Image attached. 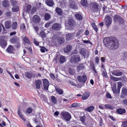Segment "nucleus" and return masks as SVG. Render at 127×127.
I'll return each instance as SVG.
<instances>
[{
    "label": "nucleus",
    "mask_w": 127,
    "mask_h": 127,
    "mask_svg": "<svg viewBox=\"0 0 127 127\" xmlns=\"http://www.w3.org/2000/svg\"><path fill=\"white\" fill-rule=\"evenodd\" d=\"M38 35H40V36L41 37L42 39H44L46 37V35L44 31H41L40 33V34H39Z\"/></svg>",
    "instance_id": "nucleus-34"
},
{
    "label": "nucleus",
    "mask_w": 127,
    "mask_h": 127,
    "mask_svg": "<svg viewBox=\"0 0 127 127\" xmlns=\"http://www.w3.org/2000/svg\"><path fill=\"white\" fill-rule=\"evenodd\" d=\"M41 6V3H39L36 4V7L33 6L32 7L31 5L28 4L26 7L24 11L29 14L33 15L37 9H38Z\"/></svg>",
    "instance_id": "nucleus-2"
},
{
    "label": "nucleus",
    "mask_w": 127,
    "mask_h": 127,
    "mask_svg": "<svg viewBox=\"0 0 127 127\" xmlns=\"http://www.w3.org/2000/svg\"><path fill=\"white\" fill-rule=\"evenodd\" d=\"M112 90L113 93L116 94L117 93L116 85L114 86L112 88Z\"/></svg>",
    "instance_id": "nucleus-47"
},
{
    "label": "nucleus",
    "mask_w": 127,
    "mask_h": 127,
    "mask_svg": "<svg viewBox=\"0 0 127 127\" xmlns=\"http://www.w3.org/2000/svg\"><path fill=\"white\" fill-rule=\"evenodd\" d=\"M110 78L113 81H117L119 80L118 78L115 77L111 75V76Z\"/></svg>",
    "instance_id": "nucleus-49"
},
{
    "label": "nucleus",
    "mask_w": 127,
    "mask_h": 127,
    "mask_svg": "<svg viewBox=\"0 0 127 127\" xmlns=\"http://www.w3.org/2000/svg\"><path fill=\"white\" fill-rule=\"evenodd\" d=\"M65 60V58L63 56H61L59 58V62L60 64L63 63Z\"/></svg>",
    "instance_id": "nucleus-37"
},
{
    "label": "nucleus",
    "mask_w": 127,
    "mask_h": 127,
    "mask_svg": "<svg viewBox=\"0 0 127 127\" xmlns=\"http://www.w3.org/2000/svg\"><path fill=\"white\" fill-rule=\"evenodd\" d=\"M32 21L35 24H39L41 21L40 17L37 15H34L32 18Z\"/></svg>",
    "instance_id": "nucleus-10"
},
{
    "label": "nucleus",
    "mask_w": 127,
    "mask_h": 127,
    "mask_svg": "<svg viewBox=\"0 0 127 127\" xmlns=\"http://www.w3.org/2000/svg\"><path fill=\"white\" fill-rule=\"evenodd\" d=\"M94 107L93 106H91L86 108L85 110L88 112H91L94 109Z\"/></svg>",
    "instance_id": "nucleus-36"
},
{
    "label": "nucleus",
    "mask_w": 127,
    "mask_h": 127,
    "mask_svg": "<svg viewBox=\"0 0 127 127\" xmlns=\"http://www.w3.org/2000/svg\"><path fill=\"white\" fill-rule=\"evenodd\" d=\"M75 17L77 20H81L83 18L82 15L78 13L75 14Z\"/></svg>",
    "instance_id": "nucleus-30"
},
{
    "label": "nucleus",
    "mask_w": 127,
    "mask_h": 127,
    "mask_svg": "<svg viewBox=\"0 0 127 127\" xmlns=\"http://www.w3.org/2000/svg\"><path fill=\"white\" fill-rule=\"evenodd\" d=\"M122 86V83L121 82L119 83L117 85V89H121Z\"/></svg>",
    "instance_id": "nucleus-63"
},
{
    "label": "nucleus",
    "mask_w": 127,
    "mask_h": 127,
    "mask_svg": "<svg viewBox=\"0 0 127 127\" xmlns=\"http://www.w3.org/2000/svg\"><path fill=\"white\" fill-rule=\"evenodd\" d=\"M17 24L16 22H13L12 25V29L14 30L16 29L17 28Z\"/></svg>",
    "instance_id": "nucleus-39"
},
{
    "label": "nucleus",
    "mask_w": 127,
    "mask_h": 127,
    "mask_svg": "<svg viewBox=\"0 0 127 127\" xmlns=\"http://www.w3.org/2000/svg\"><path fill=\"white\" fill-rule=\"evenodd\" d=\"M69 25L71 27L73 26L75 24V22L74 20L72 19H69L68 21Z\"/></svg>",
    "instance_id": "nucleus-33"
},
{
    "label": "nucleus",
    "mask_w": 127,
    "mask_h": 127,
    "mask_svg": "<svg viewBox=\"0 0 127 127\" xmlns=\"http://www.w3.org/2000/svg\"><path fill=\"white\" fill-rule=\"evenodd\" d=\"M33 41V43L35 45L37 46H38L39 45L38 42L36 41L35 39H34Z\"/></svg>",
    "instance_id": "nucleus-61"
},
{
    "label": "nucleus",
    "mask_w": 127,
    "mask_h": 127,
    "mask_svg": "<svg viewBox=\"0 0 127 127\" xmlns=\"http://www.w3.org/2000/svg\"><path fill=\"white\" fill-rule=\"evenodd\" d=\"M113 19L114 22L118 23L119 24H123L125 22L124 19L119 15H115Z\"/></svg>",
    "instance_id": "nucleus-4"
},
{
    "label": "nucleus",
    "mask_w": 127,
    "mask_h": 127,
    "mask_svg": "<svg viewBox=\"0 0 127 127\" xmlns=\"http://www.w3.org/2000/svg\"><path fill=\"white\" fill-rule=\"evenodd\" d=\"M103 42L104 45L110 50H114L116 49L119 46L118 39L114 36L103 38Z\"/></svg>",
    "instance_id": "nucleus-1"
},
{
    "label": "nucleus",
    "mask_w": 127,
    "mask_h": 127,
    "mask_svg": "<svg viewBox=\"0 0 127 127\" xmlns=\"http://www.w3.org/2000/svg\"><path fill=\"white\" fill-rule=\"evenodd\" d=\"M56 91L60 95H62L63 94L64 92L62 89H60L58 87L55 88Z\"/></svg>",
    "instance_id": "nucleus-35"
},
{
    "label": "nucleus",
    "mask_w": 127,
    "mask_h": 127,
    "mask_svg": "<svg viewBox=\"0 0 127 127\" xmlns=\"http://www.w3.org/2000/svg\"><path fill=\"white\" fill-rule=\"evenodd\" d=\"M32 108L30 107H29L26 110V112L28 114H30L32 112Z\"/></svg>",
    "instance_id": "nucleus-46"
},
{
    "label": "nucleus",
    "mask_w": 127,
    "mask_h": 127,
    "mask_svg": "<svg viewBox=\"0 0 127 127\" xmlns=\"http://www.w3.org/2000/svg\"><path fill=\"white\" fill-rule=\"evenodd\" d=\"M61 25L60 24L58 23L54 24L52 26V28L53 29L56 31H58L60 30V28Z\"/></svg>",
    "instance_id": "nucleus-17"
},
{
    "label": "nucleus",
    "mask_w": 127,
    "mask_h": 127,
    "mask_svg": "<svg viewBox=\"0 0 127 127\" xmlns=\"http://www.w3.org/2000/svg\"><path fill=\"white\" fill-rule=\"evenodd\" d=\"M91 24L95 31L97 32L98 30V29L97 28V27L95 25V24L94 23H92Z\"/></svg>",
    "instance_id": "nucleus-38"
},
{
    "label": "nucleus",
    "mask_w": 127,
    "mask_h": 127,
    "mask_svg": "<svg viewBox=\"0 0 127 127\" xmlns=\"http://www.w3.org/2000/svg\"><path fill=\"white\" fill-rule=\"evenodd\" d=\"M69 6L70 8L72 9H77L78 8L75 2L74 1L71 2L70 3Z\"/></svg>",
    "instance_id": "nucleus-20"
},
{
    "label": "nucleus",
    "mask_w": 127,
    "mask_h": 127,
    "mask_svg": "<svg viewBox=\"0 0 127 127\" xmlns=\"http://www.w3.org/2000/svg\"><path fill=\"white\" fill-rule=\"evenodd\" d=\"M23 42L25 43L29 44L30 43V41L28 38L26 36L23 37Z\"/></svg>",
    "instance_id": "nucleus-32"
},
{
    "label": "nucleus",
    "mask_w": 127,
    "mask_h": 127,
    "mask_svg": "<svg viewBox=\"0 0 127 127\" xmlns=\"http://www.w3.org/2000/svg\"><path fill=\"white\" fill-rule=\"evenodd\" d=\"M106 96L108 98H112V97L111 96V95L110 94V93H108L107 94H106Z\"/></svg>",
    "instance_id": "nucleus-60"
},
{
    "label": "nucleus",
    "mask_w": 127,
    "mask_h": 127,
    "mask_svg": "<svg viewBox=\"0 0 127 127\" xmlns=\"http://www.w3.org/2000/svg\"><path fill=\"white\" fill-rule=\"evenodd\" d=\"M85 117L84 116H81L80 118V121L83 124L85 123Z\"/></svg>",
    "instance_id": "nucleus-52"
},
{
    "label": "nucleus",
    "mask_w": 127,
    "mask_h": 127,
    "mask_svg": "<svg viewBox=\"0 0 127 127\" xmlns=\"http://www.w3.org/2000/svg\"><path fill=\"white\" fill-rule=\"evenodd\" d=\"M51 17L50 15L48 13H46L44 15V19L46 21H48L51 19Z\"/></svg>",
    "instance_id": "nucleus-29"
},
{
    "label": "nucleus",
    "mask_w": 127,
    "mask_h": 127,
    "mask_svg": "<svg viewBox=\"0 0 127 127\" xmlns=\"http://www.w3.org/2000/svg\"><path fill=\"white\" fill-rule=\"evenodd\" d=\"M55 11L58 15L61 16L63 14V11L59 7H57L55 9Z\"/></svg>",
    "instance_id": "nucleus-26"
},
{
    "label": "nucleus",
    "mask_w": 127,
    "mask_h": 127,
    "mask_svg": "<svg viewBox=\"0 0 127 127\" xmlns=\"http://www.w3.org/2000/svg\"><path fill=\"white\" fill-rule=\"evenodd\" d=\"M90 67L92 70L95 73H97V71L95 69V66L93 62H91L90 63Z\"/></svg>",
    "instance_id": "nucleus-25"
},
{
    "label": "nucleus",
    "mask_w": 127,
    "mask_h": 127,
    "mask_svg": "<svg viewBox=\"0 0 127 127\" xmlns=\"http://www.w3.org/2000/svg\"><path fill=\"white\" fill-rule=\"evenodd\" d=\"M83 42L85 43H88L90 44L91 45L93 44V43L91 42L90 40H82Z\"/></svg>",
    "instance_id": "nucleus-53"
},
{
    "label": "nucleus",
    "mask_w": 127,
    "mask_h": 127,
    "mask_svg": "<svg viewBox=\"0 0 127 127\" xmlns=\"http://www.w3.org/2000/svg\"><path fill=\"white\" fill-rule=\"evenodd\" d=\"M95 62L97 64H98L99 62V59L98 57H97L95 58Z\"/></svg>",
    "instance_id": "nucleus-54"
},
{
    "label": "nucleus",
    "mask_w": 127,
    "mask_h": 127,
    "mask_svg": "<svg viewBox=\"0 0 127 127\" xmlns=\"http://www.w3.org/2000/svg\"><path fill=\"white\" fill-rule=\"evenodd\" d=\"M61 115L62 118L67 121H69L71 118L70 114L67 112H62Z\"/></svg>",
    "instance_id": "nucleus-6"
},
{
    "label": "nucleus",
    "mask_w": 127,
    "mask_h": 127,
    "mask_svg": "<svg viewBox=\"0 0 127 127\" xmlns=\"http://www.w3.org/2000/svg\"><path fill=\"white\" fill-rule=\"evenodd\" d=\"M5 28L7 29H9L11 27V22L10 20L6 21L4 22Z\"/></svg>",
    "instance_id": "nucleus-18"
},
{
    "label": "nucleus",
    "mask_w": 127,
    "mask_h": 127,
    "mask_svg": "<svg viewBox=\"0 0 127 127\" xmlns=\"http://www.w3.org/2000/svg\"><path fill=\"white\" fill-rule=\"evenodd\" d=\"M42 48H41L40 49V51L42 53H44L45 52V50H46V48L44 47H40Z\"/></svg>",
    "instance_id": "nucleus-59"
},
{
    "label": "nucleus",
    "mask_w": 127,
    "mask_h": 127,
    "mask_svg": "<svg viewBox=\"0 0 127 127\" xmlns=\"http://www.w3.org/2000/svg\"><path fill=\"white\" fill-rule=\"evenodd\" d=\"M123 103L124 104L127 105V99H124L123 101Z\"/></svg>",
    "instance_id": "nucleus-64"
},
{
    "label": "nucleus",
    "mask_w": 127,
    "mask_h": 127,
    "mask_svg": "<svg viewBox=\"0 0 127 127\" xmlns=\"http://www.w3.org/2000/svg\"><path fill=\"white\" fill-rule=\"evenodd\" d=\"M126 96H127V89L123 88L121 91L120 98H125Z\"/></svg>",
    "instance_id": "nucleus-11"
},
{
    "label": "nucleus",
    "mask_w": 127,
    "mask_h": 127,
    "mask_svg": "<svg viewBox=\"0 0 127 127\" xmlns=\"http://www.w3.org/2000/svg\"><path fill=\"white\" fill-rule=\"evenodd\" d=\"M43 82L44 89L45 90H48L49 86L48 80L46 79H43Z\"/></svg>",
    "instance_id": "nucleus-12"
},
{
    "label": "nucleus",
    "mask_w": 127,
    "mask_h": 127,
    "mask_svg": "<svg viewBox=\"0 0 127 127\" xmlns=\"http://www.w3.org/2000/svg\"><path fill=\"white\" fill-rule=\"evenodd\" d=\"M92 7V8L95 10L96 11H98L99 10L98 5L97 3L96 2L93 3Z\"/></svg>",
    "instance_id": "nucleus-21"
},
{
    "label": "nucleus",
    "mask_w": 127,
    "mask_h": 127,
    "mask_svg": "<svg viewBox=\"0 0 127 127\" xmlns=\"http://www.w3.org/2000/svg\"><path fill=\"white\" fill-rule=\"evenodd\" d=\"M35 84L37 89H39L41 88V86L42 84L41 81L39 80H37L35 81Z\"/></svg>",
    "instance_id": "nucleus-16"
},
{
    "label": "nucleus",
    "mask_w": 127,
    "mask_h": 127,
    "mask_svg": "<svg viewBox=\"0 0 127 127\" xmlns=\"http://www.w3.org/2000/svg\"><path fill=\"white\" fill-rule=\"evenodd\" d=\"M116 111L118 114L121 115L125 113L126 110L124 109L120 108L116 110Z\"/></svg>",
    "instance_id": "nucleus-19"
},
{
    "label": "nucleus",
    "mask_w": 127,
    "mask_h": 127,
    "mask_svg": "<svg viewBox=\"0 0 127 127\" xmlns=\"http://www.w3.org/2000/svg\"><path fill=\"white\" fill-rule=\"evenodd\" d=\"M20 37L14 36L11 38L10 39V42L12 44H15V47L17 48H19L21 45L20 42Z\"/></svg>",
    "instance_id": "nucleus-3"
},
{
    "label": "nucleus",
    "mask_w": 127,
    "mask_h": 127,
    "mask_svg": "<svg viewBox=\"0 0 127 127\" xmlns=\"http://www.w3.org/2000/svg\"><path fill=\"white\" fill-rule=\"evenodd\" d=\"M90 93L86 92H85L82 95V99L83 100L87 99L90 96Z\"/></svg>",
    "instance_id": "nucleus-23"
},
{
    "label": "nucleus",
    "mask_w": 127,
    "mask_h": 127,
    "mask_svg": "<svg viewBox=\"0 0 127 127\" xmlns=\"http://www.w3.org/2000/svg\"><path fill=\"white\" fill-rule=\"evenodd\" d=\"M51 100L53 103L56 104L57 102V99L56 97L54 96H52L51 97Z\"/></svg>",
    "instance_id": "nucleus-42"
},
{
    "label": "nucleus",
    "mask_w": 127,
    "mask_h": 127,
    "mask_svg": "<svg viewBox=\"0 0 127 127\" xmlns=\"http://www.w3.org/2000/svg\"><path fill=\"white\" fill-rule=\"evenodd\" d=\"M47 5L49 7H52L54 5L55 3L53 0H45Z\"/></svg>",
    "instance_id": "nucleus-22"
},
{
    "label": "nucleus",
    "mask_w": 127,
    "mask_h": 127,
    "mask_svg": "<svg viewBox=\"0 0 127 127\" xmlns=\"http://www.w3.org/2000/svg\"><path fill=\"white\" fill-rule=\"evenodd\" d=\"M105 107L109 109H112V106L109 104H107L105 105Z\"/></svg>",
    "instance_id": "nucleus-58"
},
{
    "label": "nucleus",
    "mask_w": 127,
    "mask_h": 127,
    "mask_svg": "<svg viewBox=\"0 0 127 127\" xmlns=\"http://www.w3.org/2000/svg\"><path fill=\"white\" fill-rule=\"evenodd\" d=\"M105 24L108 27L111 24L112 20L110 17L108 15H107L105 18Z\"/></svg>",
    "instance_id": "nucleus-9"
},
{
    "label": "nucleus",
    "mask_w": 127,
    "mask_h": 127,
    "mask_svg": "<svg viewBox=\"0 0 127 127\" xmlns=\"http://www.w3.org/2000/svg\"><path fill=\"white\" fill-rule=\"evenodd\" d=\"M6 50L8 53L12 54L13 53L14 50V49L12 45H10Z\"/></svg>",
    "instance_id": "nucleus-13"
},
{
    "label": "nucleus",
    "mask_w": 127,
    "mask_h": 127,
    "mask_svg": "<svg viewBox=\"0 0 127 127\" xmlns=\"http://www.w3.org/2000/svg\"><path fill=\"white\" fill-rule=\"evenodd\" d=\"M2 4L3 6L5 7H8L9 5V4L8 0H5L2 1Z\"/></svg>",
    "instance_id": "nucleus-27"
},
{
    "label": "nucleus",
    "mask_w": 127,
    "mask_h": 127,
    "mask_svg": "<svg viewBox=\"0 0 127 127\" xmlns=\"http://www.w3.org/2000/svg\"><path fill=\"white\" fill-rule=\"evenodd\" d=\"M5 38L4 36H0V46L4 49L7 44V41L5 39Z\"/></svg>",
    "instance_id": "nucleus-7"
},
{
    "label": "nucleus",
    "mask_w": 127,
    "mask_h": 127,
    "mask_svg": "<svg viewBox=\"0 0 127 127\" xmlns=\"http://www.w3.org/2000/svg\"><path fill=\"white\" fill-rule=\"evenodd\" d=\"M25 74L26 77L29 79H30L32 77H35V74L31 71L26 72Z\"/></svg>",
    "instance_id": "nucleus-14"
},
{
    "label": "nucleus",
    "mask_w": 127,
    "mask_h": 127,
    "mask_svg": "<svg viewBox=\"0 0 127 127\" xmlns=\"http://www.w3.org/2000/svg\"><path fill=\"white\" fill-rule=\"evenodd\" d=\"M65 39L66 41L73 40L74 39V34L73 33H68L66 35Z\"/></svg>",
    "instance_id": "nucleus-15"
},
{
    "label": "nucleus",
    "mask_w": 127,
    "mask_h": 127,
    "mask_svg": "<svg viewBox=\"0 0 127 127\" xmlns=\"http://www.w3.org/2000/svg\"><path fill=\"white\" fill-rule=\"evenodd\" d=\"M52 23V21H49L45 25V27L46 28H48L50 26V24Z\"/></svg>",
    "instance_id": "nucleus-48"
},
{
    "label": "nucleus",
    "mask_w": 127,
    "mask_h": 127,
    "mask_svg": "<svg viewBox=\"0 0 127 127\" xmlns=\"http://www.w3.org/2000/svg\"><path fill=\"white\" fill-rule=\"evenodd\" d=\"M33 28L34 29L35 31L36 32L37 34H39V33H38V31L39 30L38 28L36 26H33Z\"/></svg>",
    "instance_id": "nucleus-56"
},
{
    "label": "nucleus",
    "mask_w": 127,
    "mask_h": 127,
    "mask_svg": "<svg viewBox=\"0 0 127 127\" xmlns=\"http://www.w3.org/2000/svg\"><path fill=\"white\" fill-rule=\"evenodd\" d=\"M80 60V57L79 55H73L71 57L70 61L71 63H77Z\"/></svg>",
    "instance_id": "nucleus-5"
},
{
    "label": "nucleus",
    "mask_w": 127,
    "mask_h": 127,
    "mask_svg": "<svg viewBox=\"0 0 127 127\" xmlns=\"http://www.w3.org/2000/svg\"><path fill=\"white\" fill-rule=\"evenodd\" d=\"M80 54L83 56H85L86 54V53L85 51L82 48L80 50Z\"/></svg>",
    "instance_id": "nucleus-43"
},
{
    "label": "nucleus",
    "mask_w": 127,
    "mask_h": 127,
    "mask_svg": "<svg viewBox=\"0 0 127 127\" xmlns=\"http://www.w3.org/2000/svg\"><path fill=\"white\" fill-rule=\"evenodd\" d=\"M17 113L18 114V115L19 116V117H20V116H21L22 115V114L21 113V110H20V108H18V109Z\"/></svg>",
    "instance_id": "nucleus-57"
},
{
    "label": "nucleus",
    "mask_w": 127,
    "mask_h": 127,
    "mask_svg": "<svg viewBox=\"0 0 127 127\" xmlns=\"http://www.w3.org/2000/svg\"><path fill=\"white\" fill-rule=\"evenodd\" d=\"M102 75L104 77L106 78L108 77V76L107 74L106 71L105 69L102 71Z\"/></svg>",
    "instance_id": "nucleus-44"
},
{
    "label": "nucleus",
    "mask_w": 127,
    "mask_h": 127,
    "mask_svg": "<svg viewBox=\"0 0 127 127\" xmlns=\"http://www.w3.org/2000/svg\"><path fill=\"white\" fill-rule=\"evenodd\" d=\"M72 49V46L71 45H69L67 46L66 48L64 49V51L66 53H69L70 52Z\"/></svg>",
    "instance_id": "nucleus-31"
},
{
    "label": "nucleus",
    "mask_w": 127,
    "mask_h": 127,
    "mask_svg": "<svg viewBox=\"0 0 127 127\" xmlns=\"http://www.w3.org/2000/svg\"><path fill=\"white\" fill-rule=\"evenodd\" d=\"M77 78L79 82H82L83 84V86L87 80V77L86 75H83L82 76H78L77 77Z\"/></svg>",
    "instance_id": "nucleus-8"
},
{
    "label": "nucleus",
    "mask_w": 127,
    "mask_h": 127,
    "mask_svg": "<svg viewBox=\"0 0 127 127\" xmlns=\"http://www.w3.org/2000/svg\"><path fill=\"white\" fill-rule=\"evenodd\" d=\"M81 4L82 6L84 7H86L88 6L87 0H81Z\"/></svg>",
    "instance_id": "nucleus-24"
},
{
    "label": "nucleus",
    "mask_w": 127,
    "mask_h": 127,
    "mask_svg": "<svg viewBox=\"0 0 127 127\" xmlns=\"http://www.w3.org/2000/svg\"><path fill=\"white\" fill-rule=\"evenodd\" d=\"M50 77L53 79H54L55 78V76L53 73H51L50 74Z\"/></svg>",
    "instance_id": "nucleus-62"
},
{
    "label": "nucleus",
    "mask_w": 127,
    "mask_h": 127,
    "mask_svg": "<svg viewBox=\"0 0 127 127\" xmlns=\"http://www.w3.org/2000/svg\"><path fill=\"white\" fill-rule=\"evenodd\" d=\"M20 29L23 31H25L26 30V27L24 23L22 24L20 26Z\"/></svg>",
    "instance_id": "nucleus-45"
},
{
    "label": "nucleus",
    "mask_w": 127,
    "mask_h": 127,
    "mask_svg": "<svg viewBox=\"0 0 127 127\" xmlns=\"http://www.w3.org/2000/svg\"><path fill=\"white\" fill-rule=\"evenodd\" d=\"M79 106V104L77 103H73L71 105V106L73 107H78Z\"/></svg>",
    "instance_id": "nucleus-50"
},
{
    "label": "nucleus",
    "mask_w": 127,
    "mask_h": 127,
    "mask_svg": "<svg viewBox=\"0 0 127 127\" xmlns=\"http://www.w3.org/2000/svg\"><path fill=\"white\" fill-rule=\"evenodd\" d=\"M57 41L60 44H62L65 41V39L63 37H60L57 39Z\"/></svg>",
    "instance_id": "nucleus-28"
},
{
    "label": "nucleus",
    "mask_w": 127,
    "mask_h": 127,
    "mask_svg": "<svg viewBox=\"0 0 127 127\" xmlns=\"http://www.w3.org/2000/svg\"><path fill=\"white\" fill-rule=\"evenodd\" d=\"M122 127H127V120L123 121L122 123Z\"/></svg>",
    "instance_id": "nucleus-51"
},
{
    "label": "nucleus",
    "mask_w": 127,
    "mask_h": 127,
    "mask_svg": "<svg viewBox=\"0 0 127 127\" xmlns=\"http://www.w3.org/2000/svg\"><path fill=\"white\" fill-rule=\"evenodd\" d=\"M77 68L79 70H82L85 67L84 64H80L77 66Z\"/></svg>",
    "instance_id": "nucleus-40"
},
{
    "label": "nucleus",
    "mask_w": 127,
    "mask_h": 127,
    "mask_svg": "<svg viewBox=\"0 0 127 127\" xmlns=\"http://www.w3.org/2000/svg\"><path fill=\"white\" fill-rule=\"evenodd\" d=\"M19 7L18 6L16 5L13 6L12 8V10L14 12H17L19 10Z\"/></svg>",
    "instance_id": "nucleus-41"
},
{
    "label": "nucleus",
    "mask_w": 127,
    "mask_h": 127,
    "mask_svg": "<svg viewBox=\"0 0 127 127\" xmlns=\"http://www.w3.org/2000/svg\"><path fill=\"white\" fill-rule=\"evenodd\" d=\"M10 2L12 5H13L16 4L17 3V1L16 0H11L10 1Z\"/></svg>",
    "instance_id": "nucleus-55"
}]
</instances>
